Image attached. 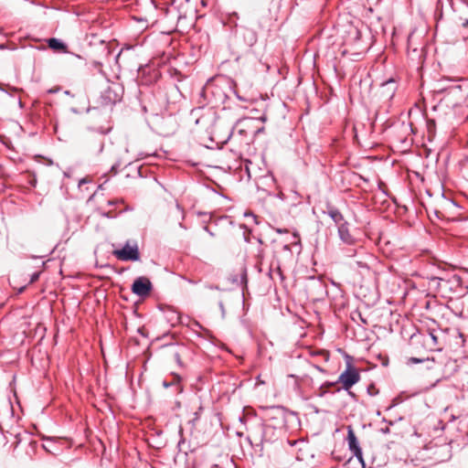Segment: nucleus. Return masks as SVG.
Returning a JSON list of instances; mask_svg holds the SVG:
<instances>
[{
	"instance_id": "obj_15",
	"label": "nucleus",
	"mask_w": 468,
	"mask_h": 468,
	"mask_svg": "<svg viewBox=\"0 0 468 468\" xmlns=\"http://www.w3.org/2000/svg\"><path fill=\"white\" fill-rule=\"evenodd\" d=\"M105 93H106L107 98H109V100H110V101L112 103H115L119 100V98H118V96L116 94L114 95L113 98L111 97V93H112V90L111 89H108L105 91Z\"/></svg>"
},
{
	"instance_id": "obj_32",
	"label": "nucleus",
	"mask_w": 468,
	"mask_h": 468,
	"mask_svg": "<svg viewBox=\"0 0 468 468\" xmlns=\"http://www.w3.org/2000/svg\"><path fill=\"white\" fill-rule=\"evenodd\" d=\"M4 48H5V45L0 44V49H4Z\"/></svg>"
},
{
	"instance_id": "obj_16",
	"label": "nucleus",
	"mask_w": 468,
	"mask_h": 468,
	"mask_svg": "<svg viewBox=\"0 0 468 468\" xmlns=\"http://www.w3.org/2000/svg\"><path fill=\"white\" fill-rule=\"evenodd\" d=\"M39 275H40V273H39V272H35V273H33V274L31 275V278H30V283H33V282H35L36 281H37V280H38V278H39Z\"/></svg>"
},
{
	"instance_id": "obj_34",
	"label": "nucleus",
	"mask_w": 468,
	"mask_h": 468,
	"mask_svg": "<svg viewBox=\"0 0 468 468\" xmlns=\"http://www.w3.org/2000/svg\"><path fill=\"white\" fill-rule=\"evenodd\" d=\"M214 468H219V467L216 465Z\"/></svg>"
},
{
	"instance_id": "obj_24",
	"label": "nucleus",
	"mask_w": 468,
	"mask_h": 468,
	"mask_svg": "<svg viewBox=\"0 0 468 468\" xmlns=\"http://www.w3.org/2000/svg\"><path fill=\"white\" fill-rule=\"evenodd\" d=\"M104 216H105V217H107V218H113V217H114L113 215H112V211H108V212H106V213L104 214Z\"/></svg>"
},
{
	"instance_id": "obj_2",
	"label": "nucleus",
	"mask_w": 468,
	"mask_h": 468,
	"mask_svg": "<svg viewBox=\"0 0 468 468\" xmlns=\"http://www.w3.org/2000/svg\"><path fill=\"white\" fill-rule=\"evenodd\" d=\"M112 254L122 261H137L140 260L139 247L136 240H127L122 248L114 250Z\"/></svg>"
},
{
	"instance_id": "obj_30",
	"label": "nucleus",
	"mask_w": 468,
	"mask_h": 468,
	"mask_svg": "<svg viewBox=\"0 0 468 468\" xmlns=\"http://www.w3.org/2000/svg\"><path fill=\"white\" fill-rule=\"evenodd\" d=\"M164 386L168 387V386H170V384H168L166 381H164Z\"/></svg>"
},
{
	"instance_id": "obj_33",
	"label": "nucleus",
	"mask_w": 468,
	"mask_h": 468,
	"mask_svg": "<svg viewBox=\"0 0 468 468\" xmlns=\"http://www.w3.org/2000/svg\"><path fill=\"white\" fill-rule=\"evenodd\" d=\"M465 271L468 272V269H465Z\"/></svg>"
},
{
	"instance_id": "obj_17",
	"label": "nucleus",
	"mask_w": 468,
	"mask_h": 468,
	"mask_svg": "<svg viewBox=\"0 0 468 468\" xmlns=\"http://www.w3.org/2000/svg\"><path fill=\"white\" fill-rule=\"evenodd\" d=\"M452 280H453L456 283H458V284H462L463 280H462L461 276H459V275H453V276H452Z\"/></svg>"
},
{
	"instance_id": "obj_5",
	"label": "nucleus",
	"mask_w": 468,
	"mask_h": 468,
	"mask_svg": "<svg viewBox=\"0 0 468 468\" xmlns=\"http://www.w3.org/2000/svg\"><path fill=\"white\" fill-rule=\"evenodd\" d=\"M463 90L460 85H453L445 90L443 100L446 102H452V106L459 105L463 100Z\"/></svg>"
},
{
	"instance_id": "obj_4",
	"label": "nucleus",
	"mask_w": 468,
	"mask_h": 468,
	"mask_svg": "<svg viewBox=\"0 0 468 468\" xmlns=\"http://www.w3.org/2000/svg\"><path fill=\"white\" fill-rule=\"evenodd\" d=\"M152 282L148 278L138 277L137 279L134 280L132 285V292L140 297H145L149 295V293L152 291Z\"/></svg>"
},
{
	"instance_id": "obj_13",
	"label": "nucleus",
	"mask_w": 468,
	"mask_h": 468,
	"mask_svg": "<svg viewBox=\"0 0 468 468\" xmlns=\"http://www.w3.org/2000/svg\"><path fill=\"white\" fill-rule=\"evenodd\" d=\"M334 385H335V383H333V382H327L324 385L321 386L316 392L317 396H319V397L324 396V394L326 393V390L324 389V386L332 387Z\"/></svg>"
},
{
	"instance_id": "obj_11",
	"label": "nucleus",
	"mask_w": 468,
	"mask_h": 468,
	"mask_svg": "<svg viewBox=\"0 0 468 468\" xmlns=\"http://www.w3.org/2000/svg\"><path fill=\"white\" fill-rule=\"evenodd\" d=\"M277 431H279L275 427L271 424H265L262 431V440L265 441H271Z\"/></svg>"
},
{
	"instance_id": "obj_3",
	"label": "nucleus",
	"mask_w": 468,
	"mask_h": 468,
	"mask_svg": "<svg viewBox=\"0 0 468 468\" xmlns=\"http://www.w3.org/2000/svg\"><path fill=\"white\" fill-rule=\"evenodd\" d=\"M360 380V375L356 367L347 364L346 368L340 374L337 382L342 384L345 390H348Z\"/></svg>"
},
{
	"instance_id": "obj_6",
	"label": "nucleus",
	"mask_w": 468,
	"mask_h": 468,
	"mask_svg": "<svg viewBox=\"0 0 468 468\" xmlns=\"http://www.w3.org/2000/svg\"><path fill=\"white\" fill-rule=\"evenodd\" d=\"M347 441H348L349 449L351 450L353 454L357 458V460L362 464H364L362 450L359 447L358 441H357V439L355 435V432L353 431L352 429L348 430Z\"/></svg>"
},
{
	"instance_id": "obj_22",
	"label": "nucleus",
	"mask_w": 468,
	"mask_h": 468,
	"mask_svg": "<svg viewBox=\"0 0 468 468\" xmlns=\"http://www.w3.org/2000/svg\"><path fill=\"white\" fill-rule=\"evenodd\" d=\"M276 232H278V233H287L288 230L287 229H277Z\"/></svg>"
},
{
	"instance_id": "obj_29",
	"label": "nucleus",
	"mask_w": 468,
	"mask_h": 468,
	"mask_svg": "<svg viewBox=\"0 0 468 468\" xmlns=\"http://www.w3.org/2000/svg\"><path fill=\"white\" fill-rule=\"evenodd\" d=\"M315 368L318 370V371H323V368L319 366H315Z\"/></svg>"
},
{
	"instance_id": "obj_7",
	"label": "nucleus",
	"mask_w": 468,
	"mask_h": 468,
	"mask_svg": "<svg viewBox=\"0 0 468 468\" xmlns=\"http://www.w3.org/2000/svg\"><path fill=\"white\" fill-rule=\"evenodd\" d=\"M338 236H339L340 239L347 245H351L355 241V239L352 237V235L349 232L347 222L342 223L338 227Z\"/></svg>"
},
{
	"instance_id": "obj_19",
	"label": "nucleus",
	"mask_w": 468,
	"mask_h": 468,
	"mask_svg": "<svg viewBox=\"0 0 468 468\" xmlns=\"http://www.w3.org/2000/svg\"><path fill=\"white\" fill-rule=\"evenodd\" d=\"M122 200H118V199H116V200H109L108 201V205L109 206H114V205H116L118 203H122Z\"/></svg>"
},
{
	"instance_id": "obj_10",
	"label": "nucleus",
	"mask_w": 468,
	"mask_h": 468,
	"mask_svg": "<svg viewBox=\"0 0 468 468\" xmlns=\"http://www.w3.org/2000/svg\"><path fill=\"white\" fill-rule=\"evenodd\" d=\"M48 47L55 50V51H60L62 53H67L68 52V48H67V46L65 43H63L60 39L58 38H55V37H52V38H49L48 40Z\"/></svg>"
},
{
	"instance_id": "obj_23",
	"label": "nucleus",
	"mask_w": 468,
	"mask_h": 468,
	"mask_svg": "<svg viewBox=\"0 0 468 468\" xmlns=\"http://www.w3.org/2000/svg\"><path fill=\"white\" fill-rule=\"evenodd\" d=\"M146 155L143 153L138 154L137 160L144 158Z\"/></svg>"
},
{
	"instance_id": "obj_9",
	"label": "nucleus",
	"mask_w": 468,
	"mask_h": 468,
	"mask_svg": "<svg viewBox=\"0 0 468 468\" xmlns=\"http://www.w3.org/2000/svg\"><path fill=\"white\" fill-rule=\"evenodd\" d=\"M326 214L333 219L337 227H339L342 223H346L342 213L335 207H329Z\"/></svg>"
},
{
	"instance_id": "obj_12",
	"label": "nucleus",
	"mask_w": 468,
	"mask_h": 468,
	"mask_svg": "<svg viewBox=\"0 0 468 468\" xmlns=\"http://www.w3.org/2000/svg\"><path fill=\"white\" fill-rule=\"evenodd\" d=\"M383 88H387L389 91V96L392 97L396 89L395 81L393 79H389L383 83Z\"/></svg>"
},
{
	"instance_id": "obj_1",
	"label": "nucleus",
	"mask_w": 468,
	"mask_h": 468,
	"mask_svg": "<svg viewBox=\"0 0 468 468\" xmlns=\"http://www.w3.org/2000/svg\"><path fill=\"white\" fill-rule=\"evenodd\" d=\"M287 443L290 447V449L287 450L288 452L295 455L296 460L308 461L309 459L314 458V454L313 447L304 439H298L294 441L287 440Z\"/></svg>"
},
{
	"instance_id": "obj_21",
	"label": "nucleus",
	"mask_w": 468,
	"mask_h": 468,
	"mask_svg": "<svg viewBox=\"0 0 468 468\" xmlns=\"http://www.w3.org/2000/svg\"><path fill=\"white\" fill-rule=\"evenodd\" d=\"M211 88H212V85L207 84V85L205 87V92H208V91H210Z\"/></svg>"
},
{
	"instance_id": "obj_35",
	"label": "nucleus",
	"mask_w": 468,
	"mask_h": 468,
	"mask_svg": "<svg viewBox=\"0 0 468 468\" xmlns=\"http://www.w3.org/2000/svg\"><path fill=\"white\" fill-rule=\"evenodd\" d=\"M466 289L468 290V285L466 286Z\"/></svg>"
},
{
	"instance_id": "obj_20",
	"label": "nucleus",
	"mask_w": 468,
	"mask_h": 468,
	"mask_svg": "<svg viewBox=\"0 0 468 468\" xmlns=\"http://www.w3.org/2000/svg\"><path fill=\"white\" fill-rule=\"evenodd\" d=\"M436 16L439 18L442 16V12L439 9V5L437 6Z\"/></svg>"
},
{
	"instance_id": "obj_27",
	"label": "nucleus",
	"mask_w": 468,
	"mask_h": 468,
	"mask_svg": "<svg viewBox=\"0 0 468 468\" xmlns=\"http://www.w3.org/2000/svg\"><path fill=\"white\" fill-rule=\"evenodd\" d=\"M381 431H382L383 433H388V432H389V429L387 427V428H385V429H381Z\"/></svg>"
},
{
	"instance_id": "obj_18",
	"label": "nucleus",
	"mask_w": 468,
	"mask_h": 468,
	"mask_svg": "<svg viewBox=\"0 0 468 468\" xmlns=\"http://www.w3.org/2000/svg\"><path fill=\"white\" fill-rule=\"evenodd\" d=\"M430 336H431V340H432L433 344H434V345H436V344H437V342H438V337H437V335H436L435 334H433V333H430Z\"/></svg>"
},
{
	"instance_id": "obj_8",
	"label": "nucleus",
	"mask_w": 468,
	"mask_h": 468,
	"mask_svg": "<svg viewBox=\"0 0 468 468\" xmlns=\"http://www.w3.org/2000/svg\"><path fill=\"white\" fill-rule=\"evenodd\" d=\"M242 37L246 45L250 48L253 47L258 40L257 32L249 27H244L242 29Z\"/></svg>"
},
{
	"instance_id": "obj_14",
	"label": "nucleus",
	"mask_w": 468,
	"mask_h": 468,
	"mask_svg": "<svg viewBox=\"0 0 468 468\" xmlns=\"http://www.w3.org/2000/svg\"><path fill=\"white\" fill-rule=\"evenodd\" d=\"M409 361L412 364H418V363H421V362L433 363L434 359H430V358L420 359V358H416V357H410Z\"/></svg>"
},
{
	"instance_id": "obj_28",
	"label": "nucleus",
	"mask_w": 468,
	"mask_h": 468,
	"mask_svg": "<svg viewBox=\"0 0 468 468\" xmlns=\"http://www.w3.org/2000/svg\"><path fill=\"white\" fill-rule=\"evenodd\" d=\"M176 390H177L178 392H181V391H182V388L180 387V385H179V384H177V385H176Z\"/></svg>"
},
{
	"instance_id": "obj_31",
	"label": "nucleus",
	"mask_w": 468,
	"mask_h": 468,
	"mask_svg": "<svg viewBox=\"0 0 468 468\" xmlns=\"http://www.w3.org/2000/svg\"><path fill=\"white\" fill-rule=\"evenodd\" d=\"M176 208H177L178 210H181V207H180V205H179V204H176Z\"/></svg>"
},
{
	"instance_id": "obj_26",
	"label": "nucleus",
	"mask_w": 468,
	"mask_h": 468,
	"mask_svg": "<svg viewBox=\"0 0 468 468\" xmlns=\"http://www.w3.org/2000/svg\"><path fill=\"white\" fill-rule=\"evenodd\" d=\"M463 27H468V19H465V20L463 22Z\"/></svg>"
},
{
	"instance_id": "obj_25",
	"label": "nucleus",
	"mask_w": 468,
	"mask_h": 468,
	"mask_svg": "<svg viewBox=\"0 0 468 468\" xmlns=\"http://www.w3.org/2000/svg\"><path fill=\"white\" fill-rule=\"evenodd\" d=\"M173 314L174 315H173V317H171V320H174L176 318V320L178 321L179 320L178 314L176 313H174Z\"/></svg>"
}]
</instances>
